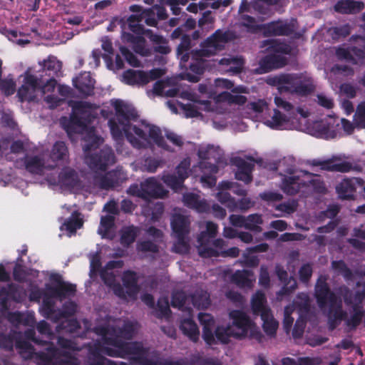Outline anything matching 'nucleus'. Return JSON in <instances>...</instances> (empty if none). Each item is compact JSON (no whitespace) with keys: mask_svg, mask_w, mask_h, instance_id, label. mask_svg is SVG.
Masks as SVG:
<instances>
[{"mask_svg":"<svg viewBox=\"0 0 365 365\" xmlns=\"http://www.w3.org/2000/svg\"><path fill=\"white\" fill-rule=\"evenodd\" d=\"M112 106L115 109L116 117V119L111 118L108 120L113 138L115 140H120L125 135L133 147L138 149L146 148L149 140L145 131L130 123V121H135L138 119L137 110L120 99L113 101Z\"/></svg>","mask_w":365,"mask_h":365,"instance_id":"1","label":"nucleus"},{"mask_svg":"<svg viewBox=\"0 0 365 365\" xmlns=\"http://www.w3.org/2000/svg\"><path fill=\"white\" fill-rule=\"evenodd\" d=\"M106 342L96 345V350L112 357L125 358L133 355L132 360L139 365H178L176 361L165 360L159 361L148 357L149 349L139 341L126 342L118 337L106 339Z\"/></svg>","mask_w":365,"mask_h":365,"instance_id":"2","label":"nucleus"},{"mask_svg":"<svg viewBox=\"0 0 365 365\" xmlns=\"http://www.w3.org/2000/svg\"><path fill=\"white\" fill-rule=\"evenodd\" d=\"M314 296L318 307L322 309H327L328 325L330 330L335 329L342 321L345 322L348 317L347 312L343 309L342 300L330 289L325 279L319 278L315 285Z\"/></svg>","mask_w":365,"mask_h":365,"instance_id":"3","label":"nucleus"},{"mask_svg":"<svg viewBox=\"0 0 365 365\" xmlns=\"http://www.w3.org/2000/svg\"><path fill=\"white\" fill-rule=\"evenodd\" d=\"M268 45L267 54L262 57L259 62V68L263 73H268L272 70L281 68L287 64V58L282 54L289 55L292 53V48L290 45L270 40L264 41Z\"/></svg>","mask_w":365,"mask_h":365,"instance_id":"4","label":"nucleus"},{"mask_svg":"<svg viewBox=\"0 0 365 365\" xmlns=\"http://www.w3.org/2000/svg\"><path fill=\"white\" fill-rule=\"evenodd\" d=\"M72 113L69 119L61 120V124L68 134L76 132V128H85L96 118L92 113V104L87 101H73L70 104Z\"/></svg>","mask_w":365,"mask_h":365,"instance_id":"5","label":"nucleus"},{"mask_svg":"<svg viewBox=\"0 0 365 365\" xmlns=\"http://www.w3.org/2000/svg\"><path fill=\"white\" fill-rule=\"evenodd\" d=\"M235 34L230 30H216L200 44V48L195 51L197 57H210L225 48L226 43L233 41Z\"/></svg>","mask_w":365,"mask_h":365,"instance_id":"6","label":"nucleus"},{"mask_svg":"<svg viewBox=\"0 0 365 365\" xmlns=\"http://www.w3.org/2000/svg\"><path fill=\"white\" fill-rule=\"evenodd\" d=\"M190 222L187 217L181 214H175L171 220V227L177 238L173 250L176 253L185 254L189 252L190 246L186 237L190 233Z\"/></svg>","mask_w":365,"mask_h":365,"instance_id":"7","label":"nucleus"},{"mask_svg":"<svg viewBox=\"0 0 365 365\" xmlns=\"http://www.w3.org/2000/svg\"><path fill=\"white\" fill-rule=\"evenodd\" d=\"M85 162L94 173L104 172L115 163V155L110 147L105 146L98 151L86 155Z\"/></svg>","mask_w":365,"mask_h":365,"instance_id":"8","label":"nucleus"},{"mask_svg":"<svg viewBox=\"0 0 365 365\" xmlns=\"http://www.w3.org/2000/svg\"><path fill=\"white\" fill-rule=\"evenodd\" d=\"M217 225L212 222L206 223V230L200 232L197 241L199 244L197 247L199 255L203 258L219 257L220 252L209 246L210 240L215 237L217 233Z\"/></svg>","mask_w":365,"mask_h":365,"instance_id":"9","label":"nucleus"},{"mask_svg":"<svg viewBox=\"0 0 365 365\" xmlns=\"http://www.w3.org/2000/svg\"><path fill=\"white\" fill-rule=\"evenodd\" d=\"M229 317L230 319H232V327H235L238 330L236 331L237 339H241L245 338L250 331L251 335H254V323L245 312L235 309L229 313Z\"/></svg>","mask_w":365,"mask_h":365,"instance_id":"10","label":"nucleus"},{"mask_svg":"<svg viewBox=\"0 0 365 365\" xmlns=\"http://www.w3.org/2000/svg\"><path fill=\"white\" fill-rule=\"evenodd\" d=\"M365 299V290H358L354 293V304L349 318L346 320V327L350 330H355L362 322L365 317V309L363 302Z\"/></svg>","mask_w":365,"mask_h":365,"instance_id":"11","label":"nucleus"},{"mask_svg":"<svg viewBox=\"0 0 365 365\" xmlns=\"http://www.w3.org/2000/svg\"><path fill=\"white\" fill-rule=\"evenodd\" d=\"M143 20L148 26L153 27L157 26V20L154 18L153 9H145L141 14H133L128 16L127 22L129 29L136 34H143L144 27L140 24Z\"/></svg>","mask_w":365,"mask_h":365,"instance_id":"12","label":"nucleus"},{"mask_svg":"<svg viewBox=\"0 0 365 365\" xmlns=\"http://www.w3.org/2000/svg\"><path fill=\"white\" fill-rule=\"evenodd\" d=\"M295 31L294 24L282 20L261 24V31L264 36H289Z\"/></svg>","mask_w":365,"mask_h":365,"instance_id":"13","label":"nucleus"},{"mask_svg":"<svg viewBox=\"0 0 365 365\" xmlns=\"http://www.w3.org/2000/svg\"><path fill=\"white\" fill-rule=\"evenodd\" d=\"M126 179V174L120 169L112 170L104 175H96L94 178L96 182L103 190H110L119 186Z\"/></svg>","mask_w":365,"mask_h":365,"instance_id":"14","label":"nucleus"},{"mask_svg":"<svg viewBox=\"0 0 365 365\" xmlns=\"http://www.w3.org/2000/svg\"><path fill=\"white\" fill-rule=\"evenodd\" d=\"M248 159L251 162H247L240 157H235L232 158V165L237 168V171L235 173V178L238 180L244 182L245 184H249L252 181V173L255 167V159L253 157H249Z\"/></svg>","mask_w":365,"mask_h":365,"instance_id":"15","label":"nucleus"},{"mask_svg":"<svg viewBox=\"0 0 365 365\" xmlns=\"http://www.w3.org/2000/svg\"><path fill=\"white\" fill-rule=\"evenodd\" d=\"M51 279L56 282V286L51 287L48 289L53 297L66 299L75 295L76 292V284L63 281L61 276L58 274L52 275Z\"/></svg>","mask_w":365,"mask_h":365,"instance_id":"16","label":"nucleus"},{"mask_svg":"<svg viewBox=\"0 0 365 365\" xmlns=\"http://www.w3.org/2000/svg\"><path fill=\"white\" fill-rule=\"evenodd\" d=\"M299 76L297 73H282L270 78L269 83L277 86L280 93L283 92L292 93Z\"/></svg>","mask_w":365,"mask_h":365,"instance_id":"17","label":"nucleus"},{"mask_svg":"<svg viewBox=\"0 0 365 365\" xmlns=\"http://www.w3.org/2000/svg\"><path fill=\"white\" fill-rule=\"evenodd\" d=\"M275 273L279 280L283 283V286L277 292V295L284 297L291 294L297 287V283L294 277H289L287 272L279 264L275 266Z\"/></svg>","mask_w":365,"mask_h":365,"instance_id":"18","label":"nucleus"},{"mask_svg":"<svg viewBox=\"0 0 365 365\" xmlns=\"http://www.w3.org/2000/svg\"><path fill=\"white\" fill-rule=\"evenodd\" d=\"M143 184V200H148L151 198H162L166 195L167 192L163 185L155 178L146 179Z\"/></svg>","mask_w":365,"mask_h":365,"instance_id":"19","label":"nucleus"},{"mask_svg":"<svg viewBox=\"0 0 365 365\" xmlns=\"http://www.w3.org/2000/svg\"><path fill=\"white\" fill-rule=\"evenodd\" d=\"M198 320L202 326V339L207 345L217 344L212 332V328L215 325L213 317L208 313H199Z\"/></svg>","mask_w":365,"mask_h":365,"instance_id":"20","label":"nucleus"},{"mask_svg":"<svg viewBox=\"0 0 365 365\" xmlns=\"http://www.w3.org/2000/svg\"><path fill=\"white\" fill-rule=\"evenodd\" d=\"M305 187H308L307 182L299 176H286L282 182V190L289 195H296Z\"/></svg>","mask_w":365,"mask_h":365,"instance_id":"21","label":"nucleus"},{"mask_svg":"<svg viewBox=\"0 0 365 365\" xmlns=\"http://www.w3.org/2000/svg\"><path fill=\"white\" fill-rule=\"evenodd\" d=\"M122 282L126 289V294L130 297H135L140 291L137 273L132 270L125 271L122 276Z\"/></svg>","mask_w":365,"mask_h":365,"instance_id":"22","label":"nucleus"},{"mask_svg":"<svg viewBox=\"0 0 365 365\" xmlns=\"http://www.w3.org/2000/svg\"><path fill=\"white\" fill-rule=\"evenodd\" d=\"M202 169L203 174L200 178V181L203 185L209 188L215 186L217 182L215 175L218 173V166L210 163H202Z\"/></svg>","mask_w":365,"mask_h":365,"instance_id":"23","label":"nucleus"},{"mask_svg":"<svg viewBox=\"0 0 365 365\" xmlns=\"http://www.w3.org/2000/svg\"><path fill=\"white\" fill-rule=\"evenodd\" d=\"M231 281L240 288L250 289L255 281L254 274L249 269L237 270L232 275Z\"/></svg>","mask_w":365,"mask_h":365,"instance_id":"24","label":"nucleus"},{"mask_svg":"<svg viewBox=\"0 0 365 365\" xmlns=\"http://www.w3.org/2000/svg\"><path fill=\"white\" fill-rule=\"evenodd\" d=\"M335 11L339 14H356L364 8V4L361 1L354 0H340L334 6Z\"/></svg>","mask_w":365,"mask_h":365,"instance_id":"25","label":"nucleus"},{"mask_svg":"<svg viewBox=\"0 0 365 365\" xmlns=\"http://www.w3.org/2000/svg\"><path fill=\"white\" fill-rule=\"evenodd\" d=\"M361 181V179H344L336 187V191L341 199L352 200L356 192V182Z\"/></svg>","mask_w":365,"mask_h":365,"instance_id":"26","label":"nucleus"},{"mask_svg":"<svg viewBox=\"0 0 365 365\" xmlns=\"http://www.w3.org/2000/svg\"><path fill=\"white\" fill-rule=\"evenodd\" d=\"M24 163L25 169L31 174L41 175L46 168L44 160L38 156H26L24 158ZM54 166L48 167V169H53Z\"/></svg>","mask_w":365,"mask_h":365,"instance_id":"27","label":"nucleus"},{"mask_svg":"<svg viewBox=\"0 0 365 365\" xmlns=\"http://www.w3.org/2000/svg\"><path fill=\"white\" fill-rule=\"evenodd\" d=\"M95 81L89 74H84L73 80L74 87L84 96L93 94Z\"/></svg>","mask_w":365,"mask_h":365,"instance_id":"28","label":"nucleus"},{"mask_svg":"<svg viewBox=\"0 0 365 365\" xmlns=\"http://www.w3.org/2000/svg\"><path fill=\"white\" fill-rule=\"evenodd\" d=\"M115 217L112 215H105L101 217L100 225L98 229V233L102 238L113 240L115 237Z\"/></svg>","mask_w":365,"mask_h":365,"instance_id":"29","label":"nucleus"},{"mask_svg":"<svg viewBox=\"0 0 365 365\" xmlns=\"http://www.w3.org/2000/svg\"><path fill=\"white\" fill-rule=\"evenodd\" d=\"M58 182L61 186L75 188L79 185L80 180L75 170L65 168L58 175Z\"/></svg>","mask_w":365,"mask_h":365,"instance_id":"30","label":"nucleus"},{"mask_svg":"<svg viewBox=\"0 0 365 365\" xmlns=\"http://www.w3.org/2000/svg\"><path fill=\"white\" fill-rule=\"evenodd\" d=\"M123 77L128 85L144 86L148 83L146 72L144 71L128 69L123 73Z\"/></svg>","mask_w":365,"mask_h":365,"instance_id":"31","label":"nucleus"},{"mask_svg":"<svg viewBox=\"0 0 365 365\" xmlns=\"http://www.w3.org/2000/svg\"><path fill=\"white\" fill-rule=\"evenodd\" d=\"M57 312L58 309L55 308V302L51 297H45L40 307L41 315L47 319L57 322H58Z\"/></svg>","mask_w":365,"mask_h":365,"instance_id":"32","label":"nucleus"},{"mask_svg":"<svg viewBox=\"0 0 365 365\" xmlns=\"http://www.w3.org/2000/svg\"><path fill=\"white\" fill-rule=\"evenodd\" d=\"M7 294H0V310L5 312L9 309V302L11 298L13 301L18 302L16 294L19 291V286L14 283H9L5 286Z\"/></svg>","mask_w":365,"mask_h":365,"instance_id":"33","label":"nucleus"},{"mask_svg":"<svg viewBox=\"0 0 365 365\" xmlns=\"http://www.w3.org/2000/svg\"><path fill=\"white\" fill-rule=\"evenodd\" d=\"M140 232V228L133 225L123 227L120 230V244L123 247H129L136 240Z\"/></svg>","mask_w":365,"mask_h":365,"instance_id":"34","label":"nucleus"},{"mask_svg":"<svg viewBox=\"0 0 365 365\" xmlns=\"http://www.w3.org/2000/svg\"><path fill=\"white\" fill-rule=\"evenodd\" d=\"M180 329L183 334L187 336L193 342L198 341L200 331L196 323L192 319H184L182 320Z\"/></svg>","mask_w":365,"mask_h":365,"instance_id":"35","label":"nucleus"},{"mask_svg":"<svg viewBox=\"0 0 365 365\" xmlns=\"http://www.w3.org/2000/svg\"><path fill=\"white\" fill-rule=\"evenodd\" d=\"M339 157L333 156L330 160L331 164L329 166L325 168L327 171L348 173L351 170L361 171V168L359 165H353L350 162L342 161L338 163H334V161L340 160Z\"/></svg>","mask_w":365,"mask_h":365,"instance_id":"36","label":"nucleus"},{"mask_svg":"<svg viewBox=\"0 0 365 365\" xmlns=\"http://www.w3.org/2000/svg\"><path fill=\"white\" fill-rule=\"evenodd\" d=\"M263 322L262 328L267 335L274 336L278 328V322L274 318L271 311L262 313L260 316Z\"/></svg>","mask_w":365,"mask_h":365,"instance_id":"37","label":"nucleus"},{"mask_svg":"<svg viewBox=\"0 0 365 365\" xmlns=\"http://www.w3.org/2000/svg\"><path fill=\"white\" fill-rule=\"evenodd\" d=\"M214 337L215 340L217 339L223 344H228L231 337L237 339L236 331L230 325L226 327L217 326L215 330Z\"/></svg>","mask_w":365,"mask_h":365,"instance_id":"38","label":"nucleus"},{"mask_svg":"<svg viewBox=\"0 0 365 365\" xmlns=\"http://www.w3.org/2000/svg\"><path fill=\"white\" fill-rule=\"evenodd\" d=\"M146 128H149L148 136L151 138L153 142L160 148L168 150V151H173V149L167 144L163 136L162 135L161 130L159 127L156 125H149L148 124L145 125Z\"/></svg>","mask_w":365,"mask_h":365,"instance_id":"39","label":"nucleus"},{"mask_svg":"<svg viewBox=\"0 0 365 365\" xmlns=\"http://www.w3.org/2000/svg\"><path fill=\"white\" fill-rule=\"evenodd\" d=\"M266 302L265 294L258 291L254 294L251 301L252 310L255 315H262L265 311L270 312V309L267 307L264 304Z\"/></svg>","mask_w":365,"mask_h":365,"instance_id":"40","label":"nucleus"},{"mask_svg":"<svg viewBox=\"0 0 365 365\" xmlns=\"http://www.w3.org/2000/svg\"><path fill=\"white\" fill-rule=\"evenodd\" d=\"M182 200L185 205L190 208H194L199 212H203L206 210V203L201 201L197 194L192 192L184 194Z\"/></svg>","mask_w":365,"mask_h":365,"instance_id":"41","label":"nucleus"},{"mask_svg":"<svg viewBox=\"0 0 365 365\" xmlns=\"http://www.w3.org/2000/svg\"><path fill=\"white\" fill-rule=\"evenodd\" d=\"M193 306L197 309H206L210 304V294L204 290H196L191 295Z\"/></svg>","mask_w":365,"mask_h":365,"instance_id":"42","label":"nucleus"},{"mask_svg":"<svg viewBox=\"0 0 365 365\" xmlns=\"http://www.w3.org/2000/svg\"><path fill=\"white\" fill-rule=\"evenodd\" d=\"M79 216L80 213L75 211L63 224L65 230L71 235L76 234V230L80 229L83 225V221Z\"/></svg>","mask_w":365,"mask_h":365,"instance_id":"43","label":"nucleus"},{"mask_svg":"<svg viewBox=\"0 0 365 365\" xmlns=\"http://www.w3.org/2000/svg\"><path fill=\"white\" fill-rule=\"evenodd\" d=\"M190 48V37L189 35L185 34L181 37L180 43L177 47V55L182 61L187 62L189 60Z\"/></svg>","mask_w":365,"mask_h":365,"instance_id":"44","label":"nucleus"},{"mask_svg":"<svg viewBox=\"0 0 365 365\" xmlns=\"http://www.w3.org/2000/svg\"><path fill=\"white\" fill-rule=\"evenodd\" d=\"M293 88L292 94H297L299 96H307L314 92L315 89L312 83L302 80L301 76H299L295 86Z\"/></svg>","mask_w":365,"mask_h":365,"instance_id":"45","label":"nucleus"},{"mask_svg":"<svg viewBox=\"0 0 365 365\" xmlns=\"http://www.w3.org/2000/svg\"><path fill=\"white\" fill-rule=\"evenodd\" d=\"M15 346L22 357L26 359L33 357L35 349L29 341L19 338L16 340Z\"/></svg>","mask_w":365,"mask_h":365,"instance_id":"46","label":"nucleus"},{"mask_svg":"<svg viewBox=\"0 0 365 365\" xmlns=\"http://www.w3.org/2000/svg\"><path fill=\"white\" fill-rule=\"evenodd\" d=\"M240 24L241 26L246 28L248 32L255 34L261 31V24H257L255 18L247 14L240 16Z\"/></svg>","mask_w":365,"mask_h":365,"instance_id":"47","label":"nucleus"},{"mask_svg":"<svg viewBox=\"0 0 365 365\" xmlns=\"http://www.w3.org/2000/svg\"><path fill=\"white\" fill-rule=\"evenodd\" d=\"M135 334L134 324L130 322H126L121 327H115L114 337L118 339H131Z\"/></svg>","mask_w":365,"mask_h":365,"instance_id":"48","label":"nucleus"},{"mask_svg":"<svg viewBox=\"0 0 365 365\" xmlns=\"http://www.w3.org/2000/svg\"><path fill=\"white\" fill-rule=\"evenodd\" d=\"M262 222L263 220L260 215L252 214L246 217L244 227L255 232H260L262 229L259 225Z\"/></svg>","mask_w":365,"mask_h":365,"instance_id":"49","label":"nucleus"},{"mask_svg":"<svg viewBox=\"0 0 365 365\" xmlns=\"http://www.w3.org/2000/svg\"><path fill=\"white\" fill-rule=\"evenodd\" d=\"M287 122H288L287 117L278 109H274V115L271 120L266 121L265 124L272 129H282Z\"/></svg>","mask_w":365,"mask_h":365,"instance_id":"50","label":"nucleus"},{"mask_svg":"<svg viewBox=\"0 0 365 365\" xmlns=\"http://www.w3.org/2000/svg\"><path fill=\"white\" fill-rule=\"evenodd\" d=\"M68 153V148L63 141H56L53 145L51 158L53 160H63Z\"/></svg>","mask_w":365,"mask_h":365,"instance_id":"51","label":"nucleus"},{"mask_svg":"<svg viewBox=\"0 0 365 365\" xmlns=\"http://www.w3.org/2000/svg\"><path fill=\"white\" fill-rule=\"evenodd\" d=\"M157 309L155 316L158 319L169 317L171 310L169 307V302L167 297H160L157 302Z\"/></svg>","mask_w":365,"mask_h":365,"instance_id":"52","label":"nucleus"},{"mask_svg":"<svg viewBox=\"0 0 365 365\" xmlns=\"http://www.w3.org/2000/svg\"><path fill=\"white\" fill-rule=\"evenodd\" d=\"M76 310L77 304L76 302L73 301L65 302L62 306V309H58V312H57L58 321L73 316Z\"/></svg>","mask_w":365,"mask_h":365,"instance_id":"53","label":"nucleus"},{"mask_svg":"<svg viewBox=\"0 0 365 365\" xmlns=\"http://www.w3.org/2000/svg\"><path fill=\"white\" fill-rule=\"evenodd\" d=\"M331 267L336 271H338L346 279H351L353 273L351 269L343 260H336L331 262Z\"/></svg>","mask_w":365,"mask_h":365,"instance_id":"54","label":"nucleus"},{"mask_svg":"<svg viewBox=\"0 0 365 365\" xmlns=\"http://www.w3.org/2000/svg\"><path fill=\"white\" fill-rule=\"evenodd\" d=\"M162 179L168 187L175 191L180 189L184 183L182 178H180L175 174L165 175Z\"/></svg>","mask_w":365,"mask_h":365,"instance_id":"55","label":"nucleus"},{"mask_svg":"<svg viewBox=\"0 0 365 365\" xmlns=\"http://www.w3.org/2000/svg\"><path fill=\"white\" fill-rule=\"evenodd\" d=\"M354 120L357 128H365V102H361L357 106Z\"/></svg>","mask_w":365,"mask_h":365,"instance_id":"56","label":"nucleus"},{"mask_svg":"<svg viewBox=\"0 0 365 365\" xmlns=\"http://www.w3.org/2000/svg\"><path fill=\"white\" fill-rule=\"evenodd\" d=\"M338 294L343 298L344 304L352 309L354 304V293L348 287L343 285L339 287Z\"/></svg>","mask_w":365,"mask_h":365,"instance_id":"57","label":"nucleus"},{"mask_svg":"<svg viewBox=\"0 0 365 365\" xmlns=\"http://www.w3.org/2000/svg\"><path fill=\"white\" fill-rule=\"evenodd\" d=\"M187 300V295L185 292L178 290L173 292L171 296V306L174 308L181 309Z\"/></svg>","mask_w":365,"mask_h":365,"instance_id":"58","label":"nucleus"},{"mask_svg":"<svg viewBox=\"0 0 365 365\" xmlns=\"http://www.w3.org/2000/svg\"><path fill=\"white\" fill-rule=\"evenodd\" d=\"M0 91L6 96H11L16 91V82L12 78H0Z\"/></svg>","mask_w":365,"mask_h":365,"instance_id":"59","label":"nucleus"},{"mask_svg":"<svg viewBox=\"0 0 365 365\" xmlns=\"http://www.w3.org/2000/svg\"><path fill=\"white\" fill-rule=\"evenodd\" d=\"M94 331L96 334L102 336L103 344L106 342V339L114 338V326H98L95 327Z\"/></svg>","mask_w":365,"mask_h":365,"instance_id":"60","label":"nucleus"},{"mask_svg":"<svg viewBox=\"0 0 365 365\" xmlns=\"http://www.w3.org/2000/svg\"><path fill=\"white\" fill-rule=\"evenodd\" d=\"M35 91H32L31 88L28 87L27 85L23 84L17 91V96L19 101L23 103L24 101H33L35 98Z\"/></svg>","mask_w":365,"mask_h":365,"instance_id":"61","label":"nucleus"},{"mask_svg":"<svg viewBox=\"0 0 365 365\" xmlns=\"http://www.w3.org/2000/svg\"><path fill=\"white\" fill-rule=\"evenodd\" d=\"M120 51L130 66L137 68L140 66V62L138 59L137 56L128 48L125 46H120Z\"/></svg>","mask_w":365,"mask_h":365,"instance_id":"62","label":"nucleus"},{"mask_svg":"<svg viewBox=\"0 0 365 365\" xmlns=\"http://www.w3.org/2000/svg\"><path fill=\"white\" fill-rule=\"evenodd\" d=\"M14 336L12 334H7L0 332V348L8 351L14 349Z\"/></svg>","mask_w":365,"mask_h":365,"instance_id":"63","label":"nucleus"},{"mask_svg":"<svg viewBox=\"0 0 365 365\" xmlns=\"http://www.w3.org/2000/svg\"><path fill=\"white\" fill-rule=\"evenodd\" d=\"M224 99L230 104H235L242 106L247 102V97L242 95H234L229 92H224L222 93Z\"/></svg>","mask_w":365,"mask_h":365,"instance_id":"64","label":"nucleus"}]
</instances>
